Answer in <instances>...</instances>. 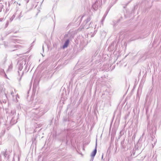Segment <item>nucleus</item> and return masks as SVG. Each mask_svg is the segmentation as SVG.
<instances>
[{
  "mask_svg": "<svg viewBox=\"0 0 161 161\" xmlns=\"http://www.w3.org/2000/svg\"><path fill=\"white\" fill-rule=\"evenodd\" d=\"M92 7L94 10H96L98 8V3L96 2L94 3Z\"/></svg>",
  "mask_w": 161,
  "mask_h": 161,
  "instance_id": "obj_1",
  "label": "nucleus"
},
{
  "mask_svg": "<svg viewBox=\"0 0 161 161\" xmlns=\"http://www.w3.org/2000/svg\"><path fill=\"white\" fill-rule=\"evenodd\" d=\"M69 40H67L65 41V42L64 43V45L63 46V49H64V48L67 47H68V46L69 44Z\"/></svg>",
  "mask_w": 161,
  "mask_h": 161,
  "instance_id": "obj_2",
  "label": "nucleus"
},
{
  "mask_svg": "<svg viewBox=\"0 0 161 161\" xmlns=\"http://www.w3.org/2000/svg\"><path fill=\"white\" fill-rule=\"evenodd\" d=\"M90 19H90V18L89 17V18H87V20L86 21H85L84 22L86 23V24L84 25V26L83 27V28H86V29H88V27L87 26V25H86V24L88 22H89L90 21Z\"/></svg>",
  "mask_w": 161,
  "mask_h": 161,
  "instance_id": "obj_3",
  "label": "nucleus"
},
{
  "mask_svg": "<svg viewBox=\"0 0 161 161\" xmlns=\"http://www.w3.org/2000/svg\"><path fill=\"white\" fill-rule=\"evenodd\" d=\"M23 68V66L22 64H19V70L18 72L19 74L20 73L19 72V71H21L22 69Z\"/></svg>",
  "mask_w": 161,
  "mask_h": 161,
  "instance_id": "obj_4",
  "label": "nucleus"
},
{
  "mask_svg": "<svg viewBox=\"0 0 161 161\" xmlns=\"http://www.w3.org/2000/svg\"><path fill=\"white\" fill-rule=\"evenodd\" d=\"M97 153V149L96 148L94 151L92 153L91 156L92 157H94Z\"/></svg>",
  "mask_w": 161,
  "mask_h": 161,
  "instance_id": "obj_5",
  "label": "nucleus"
},
{
  "mask_svg": "<svg viewBox=\"0 0 161 161\" xmlns=\"http://www.w3.org/2000/svg\"><path fill=\"white\" fill-rule=\"evenodd\" d=\"M8 155V153L7 151H5L4 153V155L5 157H6Z\"/></svg>",
  "mask_w": 161,
  "mask_h": 161,
  "instance_id": "obj_6",
  "label": "nucleus"
},
{
  "mask_svg": "<svg viewBox=\"0 0 161 161\" xmlns=\"http://www.w3.org/2000/svg\"><path fill=\"white\" fill-rule=\"evenodd\" d=\"M21 73L22 75L23 74V71Z\"/></svg>",
  "mask_w": 161,
  "mask_h": 161,
  "instance_id": "obj_7",
  "label": "nucleus"
},
{
  "mask_svg": "<svg viewBox=\"0 0 161 161\" xmlns=\"http://www.w3.org/2000/svg\"><path fill=\"white\" fill-rule=\"evenodd\" d=\"M42 49H43V47H42Z\"/></svg>",
  "mask_w": 161,
  "mask_h": 161,
  "instance_id": "obj_8",
  "label": "nucleus"
}]
</instances>
